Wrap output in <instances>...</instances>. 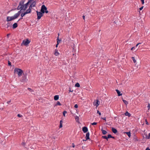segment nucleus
I'll list each match as a JSON object with an SVG mask.
<instances>
[{
	"label": "nucleus",
	"mask_w": 150,
	"mask_h": 150,
	"mask_svg": "<svg viewBox=\"0 0 150 150\" xmlns=\"http://www.w3.org/2000/svg\"><path fill=\"white\" fill-rule=\"evenodd\" d=\"M14 73L17 74L18 76H22L23 73V71L21 69L18 68H15L14 70Z\"/></svg>",
	"instance_id": "nucleus-1"
},
{
	"label": "nucleus",
	"mask_w": 150,
	"mask_h": 150,
	"mask_svg": "<svg viewBox=\"0 0 150 150\" xmlns=\"http://www.w3.org/2000/svg\"><path fill=\"white\" fill-rule=\"evenodd\" d=\"M23 76L21 79L20 81L21 82L25 83L27 82L28 79H27L26 76L28 75V74L27 72L23 73Z\"/></svg>",
	"instance_id": "nucleus-2"
},
{
	"label": "nucleus",
	"mask_w": 150,
	"mask_h": 150,
	"mask_svg": "<svg viewBox=\"0 0 150 150\" xmlns=\"http://www.w3.org/2000/svg\"><path fill=\"white\" fill-rule=\"evenodd\" d=\"M30 42L28 39L24 40L22 42L21 44V46L25 45V46H27L29 43Z\"/></svg>",
	"instance_id": "nucleus-3"
},
{
	"label": "nucleus",
	"mask_w": 150,
	"mask_h": 150,
	"mask_svg": "<svg viewBox=\"0 0 150 150\" xmlns=\"http://www.w3.org/2000/svg\"><path fill=\"white\" fill-rule=\"evenodd\" d=\"M36 12L37 13V19L39 20L43 16L44 13L41 12L40 11V12L38 11H36Z\"/></svg>",
	"instance_id": "nucleus-4"
},
{
	"label": "nucleus",
	"mask_w": 150,
	"mask_h": 150,
	"mask_svg": "<svg viewBox=\"0 0 150 150\" xmlns=\"http://www.w3.org/2000/svg\"><path fill=\"white\" fill-rule=\"evenodd\" d=\"M47 9V8L45 6V5H43L41 6V9H40V11L44 14V12L45 11H46Z\"/></svg>",
	"instance_id": "nucleus-5"
},
{
	"label": "nucleus",
	"mask_w": 150,
	"mask_h": 150,
	"mask_svg": "<svg viewBox=\"0 0 150 150\" xmlns=\"http://www.w3.org/2000/svg\"><path fill=\"white\" fill-rule=\"evenodd\" d=\"M36 0L32 2L29 7V8H30L32 9L33 7H34L35 6V5L36 4Z\"/></svg>",
	"instance_id": "nucleus-6"
},
{
	"label": "nucleus",
	"mask_w": 150,
	"mask_h": 150,
	"mask_svg": "<svg viewBox=\"0 0 150 150\" xmlns=\"http://www.w3.org/2000/svg\"><path fill=\"white\" fill-rule=\"evenodd\" d=\"M15 20L13 16H7L6 18V21L9 22L12 20Z\"/></svg>",
	"instance_id": "nucleus-7"
},
{
	"label": "nucleus",
	"mask_w": 150,
	"mask_h": 150,
	"mask_svg": "<svg viewBox=\"0 0 150 150\" xmlns=\"http://www.w3.org/2000/svg\"><path fill=\"white\" fill-rule=\"evenodd\" d=\"M93 104L96 107L98 106L99 105V100H97L96 101H94Z\"/></svg>",
	"instance_id": "nucleus-8"
},
{
	"label": "nucleus",
	"mask_w": 150,
	"mask_h": 150,
	"mask_svg": "<svg viewBox=\"0 0 150 150\" xmlns=\"http://www.w3.org/2000/svg\"><path fill=\"white\" fill-rule=\"evenodd\" d=\"M29 5V4L27 3H26L24 5H23V6L22 7L23 10L24 11H25L28 8Z\"/></svg>",
	"instance_id": "nucleus-9"
},
{
	"label": "nucleus",
	"mask_w": 150,
	"mask_h": 150,
	"mask_svg": "<svg viewBox=\"0 0 150 150\" xmlns=\"http://www.w3.org/2000/svg\"><path fill=\"white\" fill-rule=\"evenodd\" d=\"M89 136H90L89 132H87V133H86V140H85V141H86V140L90 139Z\"/></svg>",
	"instance_id": "nucleus-10"
},
{
	"label": "nucleus",
	"mask_w": 150,
	"mask_h": 150,
	"mask_svg": "<svg viewBox=\"0 0 150 150\" xmlns=\"http://www.w3.org/2000/svg\"><path fill=\"white\" fill-rule=\"evenodd\" d=\"M19 6V5L18 6V7H17V8H15L14 9H12L10 11H8V13L10 11H13V10H19L20 9H21L23 7L20 6Z\"/></svg>",
	"instance_id": "nucleus-11"
},
{
	"label": "nucleus",
	"mask_w": 150,
	"mask_h": 150,
	"mask_svg": "<svg viewBox=\"0 0 150 150\" xmlns=\"http://www.w3.org/2000/svg\"><path fill=\"white\" fill-rule=\"evenodd\" d=\"M31 8H29L25 11L26 14L30 13L31 12Z\"/></svg>",
	"instance_id": "nucleus-12"
},
{
	"label": "nucleus",
	"mask_w": 150,
	"mask_h": 150,
	"mask_svg": "<svg viewBox=\"0 0 150 150\" xmlns=\"http://www.w3.org/2000/svg\"><path fill=\"white\" fill-rule=\"evenodd\" d=\"M18 26V24L17 23H14L12 25V28L13 29H15Z\"/></svg>",
	"instance_id": "nucleus-13"
},
{
	"label": "nucleus",
	"mask_w": 150,
	"mask_h": 150,
	"mask_svg": "<svg viewBox=\"0 0 150 150\" xmlns=\"http://www.w3.org/2000/svg\"><path fill=\"white\" fill-rule=\"evenodd\" d=\"M24 0L21 1L19 2V6H21L22 7H23V5H24Z\"/></svg>",
	"instance_id": "nucleus-14"
},
{
	"label": "nucleus",
	"mask_w": 150,
	"mask_h": 150,
	"mask_svg": "<svg viewBox=\"0 0 150 150\" xmlns=\"http://www.w3.org/2000/svg\"><path fill=\"white\" fill-rule=\"evenodd\" d=\"M20 16V15L19 14H18V13H16V14H15L13 16L14 19H15L17 18L19 16Z\"/></svg>",
	"instance_id": "nucleus-15"
},
{
	"label": "nucleus",
	"mask_w": 150,
	"mask_h": 150,
	"mask_svg": "<svg viewBox=\"0 0 150 150\" xmlns=\"http://www.w3.org/2000/svg\"><path fill=\"white\" fill-rule=\"evenodd\" d=\"M58 36L57 37V43H59L61 41V39H59V33L58 34Z\"/></svg>",
	"instance_id": "nucleus-16"
},
{
	"label": "nucleus",
	"mask_w": 150,
	"mask_h": 150,
	"mask_svg": "<svg viewBox=\"0 0 150 150\" xmlns=\"http://www.w3.org/2000/svg\"><path fill=\"white\" fill-rule=\"evenodd\" d=\"M112 132L114 134H116L117 132V130L113 127L112 128Z\"/></svg>",
	"instance_id": "nucleus-17"
},
{
	"label": "nucleus",
	"mask_w": 150,
	"mask_h": 150,
	"mask_svg": "<svg viewBox=\"0 0 150 150\" xmlns=\"http://www.w3.org/2000/svg\"><path fill=\"white\" fill-rule=\"evenodd\" d=\"M115 90L118 94V96H120L122 95V93H121L120 92V91L119 90L117 89H116Z\"/></svg>",
	"instance_id": "nucleus-18"
},
{
	"label": "nucleus",
	"mask_w": 150,
	"mask_h": 150,
	"mask_svg": "<svg viewBox=\"0 0 150 150\" xmlns=\"http://www.w3.org/2000/svg\"><path fill=\"white\" fill-rule=\"evenodd\" d=\"M59 99V96L58 95H56L54 97V100H57Z\"/></svg>",
	"instance_id": "nucleus-19"
},
{
	"label": "nucleus",
	"mask_w": 150,
	"mask_h": 150,
	"mask_svg": "<svg viewBox=\"0 0 150 150\" xmlns=\"http://www.w3.org/2000/svg\"><path fill=\"white\" fill-rule=\"evenodd\" d=\"M54 54L56 56H58L59 54V53L58 52V50L57 49L55 50Z\"/></svg>",
	"instance_id": "nucleus-20"
},
{
	"label": "nucleus",
	"mask_w": 150,
	"mask_h": 150,
	"mask_svg": "<svg viewBox=\"0 0 150 150\" xmlns=\"http://www.w3.org/2000/svg\"><path fill=\"white\" fill-rule=\"evenodd\" d=\"M12 23H11V22H8L6 24L7 27L6 28H8L9 27L11 26Z\"/></svg>",
	"instance_id": "nucleus-21"
},
{
	"label": "nucleus",
	"mask_w": 150,
	"mask_h": 150,
	"mask_svg": "<svg viewBox=\"0 0 150 150\" xmlns=\"http://www.w3.org/2000/svg\"><path fill=\"white\" fill-rule=\"evenodd\" d=\"M125 115L126 116H127L128 117H130L131 116V114L129 113L127 111L125 113Z\"/></svg>",
	"instance_id": "nucleus-22"
},
{
	"label": "nucleus",
	"mask_w": 150,
	"mask_h": 150,
	"mask_svg": "<svg viewBox=\"0 0 150 150\" xmlns=\"http://www.w3.org/2000/svg\"><path fill=\"white\" fill-rule=\"evenodd\" d=\"M75 120L77 122H79V117L76 116L75 117Z\"/></svg>",
	"instance_id": "nucleus-23"
},
{
	"label": "nucleus",
	"mask_w": 150,
	"mask_h": 150,
	"mask_svg": "<svg viewBox=\"0 0 150 150\" xmlns=\"http://www.w3.org/2000/svg\"><path fill=\"white\" fill-rule=\"evenodd\" d=\"M101 130L102 131V133L103 134L105 135L107 134V132L105 130H103V129H102Z\"/></svg>",
	"instance_id": "nucleus-24"
},
{
	"label": "nucleus",
	"mask_w": 150,
	"mask_h": 150,
	"mask_svg": "<svg viewBox=\"0 0 150 150\" xmlns=\"http://www.w3.org/2000/svg\"><path fill=\"white\" fill-rule=\"evenodd\" d=\"M126 134L129 137H131V133L130 132H125Z\"/></svg>",
	"instance_id": "nucleus-25"
},
{
	"label": "nucleus",
	"mask_w": 150,
	"mask_h": 150,
	"mask_svg": "<svg viewBox=\"0 0 150 150\" xmlns=\"http://www.w3.org/2000/svg\"><path fill=\"white\" fill-rule=\"evenodd\" d=\"M122 101H123V102L126 105H127L128 104V102L127 101L123 99Z\"/></svg>",
	"instance_id": "nucleus-26"
},
{
	"label": "nucleus",
	"mask_w": 150,
	"mask_h": 150,
	"mask_svg": "<svg viewBox=\"0 0 150 150\" xmlns=\"http://www.w3.org/2000/svg\"><path fill=\"white\" fill-rule=\"evenodd\" d=\"M75 87H79L80 86V85L78 83H76L75 85Z\"/></svg>",
	"instance_id": "nucleus-27"
},
{
	"label": "nucleus",
	"mask_w": 150,
	"mask_h": 150,
	"mask_svg": "<svg viewBox=\"0 0 150 150\" xmlns=\"http://www.w3.org/2000/svg\"><path fill=\"white\" fill-rule=\"evenodd\" d=\"M26 14V13L25 12H24V13H22L21 14V16L22 17H23Z\"/></svg>",
	"instance_id": "nucleus-28"
},
{
	"label": "nucleus",
	"mask_w": 150,
	"mask_h": 150,
	"mask_svg": "<svg viewBox=\"0 0 150 150\" xmlns=\"http://www.w3.org/2000/svg\"><path fill=\"white\" fill-rule=\"evenodd\" d=\"M61 105H62L61 104V103H60V102L59 101H57V102L56 104H55V106Z\"/></svg>",
	"instance_id": "nucleus-29"
},
{
	"label": "nucleus",
	"mask_w": 150,
	"mask_h": 150,
	"mask_svg": "<svg viewBox=\"0 0 150 150\" xmlns=\"http://www.w3.org/2000/svg\"><path fill=\"white\" fill-rule=\"evenodd\" d=\"M8 65L10 67H11L12 65L11 64V62L9 61L8 60Z\"/></svg>",
	"instance_id": "nucleus-30"
},
{
	"label": "nucleus",
	"mask_w": 150,
	"mask_h": 150,
	"mask_svg": "<svg viewBox=\"0 0 150 150\" xmlns=\"http://www.w3.org/2000/svg\"><path fill=\"white\" fill-rule=\"evenodd\" d=\"M67 113V112L66 111H64L63 112V115L65 117V114Z\"/></svg>",
	"instance_id": "nucleus-31"
},
{
	"label": "nucleus",
	"mask_w": 150,
	"mask_h": 150,
	"mask_svg": "<svg viewBox=\"0 0 150 150\" xmlns=\"http://www.w3.org/2000/svg\"><path fill=\"white\" fill-rule=\"evenodd\" d=\"M132 58L134 62V63H135L136 62V60L135 59L134 57H132Z\"/></svg>",
	"instance_id": "nucleus-32"
},
{
	"label": "nucleus",
	"mask_w": 150,
	"mask_h": 150,
	"mask_svg": "<svg viewBox=\"0 0 150 150\" xmlns=\"http://www.w3.org/2000/svg\"><path fill=\"white\" fill-rule=\"evenodd\" d=\"M23 10V8H22L17 13H18V14L19 15H20V13H21L22 12V10Z\"/></svg>",
	"instance_id": "nucleus-33"
},
{
	"label": "nucleus",
	"mask_w": 150,
	"mask_h": 150,
	"mask_svg": "<svg viewBox=\"0 0 150 150\" xmlns=\"http://www.w3.org/2000/svg\"><path fill=\"white\" fill-rule=\"evenodd\" d=\"M102 138L103 139H106L107 140H108L107 137L106 136H102Z\"/></svg>",
	"instance_id": "nucleus-34"
},
{
	"label": "nucleus",
	"mask_w": 150,
	"mask_h": 150,
	"mask_svg": "<svg viewBox=\"0 0 150 150\" xmlns=\"http://www.w3.org/2000/svg\"><path fill=\"white\" fill-rule=\"evenodd\" d=\"M88 128L86 127H85V133H87V132H88Z\"/></svg>",
	"instance_id": "nucleus-35"
},
{
	"label": "nucleus",
	"mask_w": 150,
	"mask_h": 150,
	"mask_svg": "<svg viewBox=\"0 0 150 150\" xmlns=\"http://www.w3.org/2000/svg\"><path fill=\"white\" fill-rule=\"evenodd\" d=\"M28 89L30 92H32L33 91V90L30 88H28Z\"/></svg>",
	"instance_id": "nucleus-36"
},
{
	"label": "nucleus",
	"mask_w": 150,
	"mask_h": 150,
	"mask_svg": "<svg viewBox=\"0 0 150 150\" xmlns=\"http://www.w3.org/2000/svg\"><path fill=\"white\" fill-rule=\"evenodd\" d=\"M146 138L148 139H150V133H149L148 134V136L146 137Z\"/></svg>",
	"instance_id": "nucleus-37"
},
{
	"label": "nucleus",
	"mask_w": 150,
	"mask_h": 150,
	"mask_svg": "<svg viewBox=\"0 0 150 150\" xmlns=\"http://www.w3.org/2000/svg\"><path fill=\"white\" fill-rule=\"evenodd\" d=\"M111 137H112V136L110 134H108V137H107L108 139V138H111Z\"/></svg>",
	"instance_id": "nucleus-38"
},
{
	"label": "nucleus",
	"mask_w": 150,
	"mask_h": 150,
	"mask_svg": "<svg viewBox=\"0 0 150 150\" xmlns=\"http://www.w3.org/2000/svg\"><path fill=\"white\" fill-rule=\"evenodd\" d=\"M17 116L19 117H22V115L20 114H18L17 115Z\"/></svg>",
	"instance_id": "nucleus-39"
},
{
	"label": "nucleus",
	"mask_w": 150,
	"mask_h": 150,
	"mask_svg": "<svg viewBox=\"0 0 150 150\" xmlns=\"http://www.w3.org/2000/svg\"><path fill=\"white\" fill-rule=\"evenodd\" d=\"M32 1L30 0H29L27 3L29 4L31 3V2L32 3Z\"/></svg>",
	"instance_id": "nucleus-40"
},
{
	"label": "nucleus",
	"mask_w": 150,
	"mask_h": 150,
	"mask_svg": "<svg viewBox=\"0 0 150 150\" xmlns=\"http://www.w3.org/2000/svg\"><path fill=\"white\" fill-rule=\"evenodd\" d=\"M74 107L76 108H78V105L77 104H75L74 106Z\"/></svg>",
	"instance_id": "nucleus-41"
},
{
	"label": "nucleus",
	"mask_w": 150,
	"mask_h": 150,
	"mask_svg": "<svg viewBox=\"0 0 150 150\" xmlns=\"http://www.w3.org/2000/svg\"><path fill=\"white\" fill-rule=\"evenodd\" d=\"M97 122H93V123H91V125H96L97 124Z\"/></svg>",
	"instance_id": "nucleus-42"
},
{
	"label": "nucleus",
	"mask_w": 150,
	"mask_h": 150,
	"mask_svg": "<svg viewBox=\"0 0 150 150\" xmlns=\"http://www.w3.org/2000/svg\"><path fill=\"white\" fill-rule=\"evenodd\" d=\"M62 126H63L62 124H61V123H60L59 126V128H61L62 127Z\"/></svg>",
	"instance_id": "nucleus-43"
},
{
	"label": "nucleus",
	"mask_w": 150,
	"mask_h": 150,
	"mask_svg": "<svg viewBox=\"0 0 150 150\" xmlns=\"http://www.w3.org/2000/svg\"><path fill=\"white\" fill-rule=\"evenodd\" d=\"M97 113L98 114H99V115H101V113L98 110H97Z\"/></svg>",
	"instance_id": "nucleus-44"
},
{
	"label": "nucleus",
	"mask_w": 150,
	"mask_h": 150,
	"mask_svg": "<svg viewBox=\"0 0 150 150\" xmlns=\"http://www.w3.org/2000/svg\"><path fill=\"white\" fill-rule=\"evenodd\" d=\"M49 12V11L47 10V9H46V11H45V12H44V13H48Z\"/></svg>",
	"instance_id": "nucleus-45"
},
{
	"label": "nucleus",
	"mask_w": 150,
	"mask_h": 150,
	"mask_svg": "<svg viewBox=\"0 0 150 150\" xmlns=\"http://www.w3.org/2000/svg\"><path fill=\"white\" fill-rule=\"evenodd\" d=\"M22 145H23V146H25V142H22Z\"/></svg>",
	"instance_id": "nucleus-46"
},
{
	"label": "nucleus",
	"mask_w": 150,
	"mask_h": 150,
	"mask_svg": "<svg viewBox=\"0 0 150 150\" xmlns=\"http://www.w3.org/2000/svg\"><path fill=\"white\" fill-rule=\"evenodd\" d=\"M11 34L10 33L8 34L7 35V38H9V36Z\"/></svg>",
	"instance_id": "nucleus-47"
},
{
	"label": "nucleus",
	"mask_w": 150,
	"mask_h": 150,
	"mask_svg": "<svg viewBox=\"0 0 150 150\" xmlns=\"http://www.w3.org/2000/svg\"><path fill=\"white\" fill-rule=\"evenodd\" d=\"M135 48V47H133L131 48V50H134Z\"/></svg>",
	"instance_id": "nucleus-48"
},
{
	"label": "nucleus",
	"mask_w": 150,
	"mask_h": 150,
	"mask_svg": "<svg viewBox=\"0 0 150 150\" xmlns=\"http://www.w3.org/2000/svg\"><path fill=\"white\" fill-rule=\"evenodd\" d=\"M145 122H146V124L148 125L149 124L148 123V122L146 119L145 120Z\"/></svg>",
	"instance_id": "nucleus-49"
},
{
	"label": "nucleus",
	"mask_w": 150,
	"mask_h": 150,
	"mask_svg": "<svg viewBox=\"0 0 150 150\" xmlns=\"http://www.w3.org/2000/svg\"><path fill=\"white\" fill-rule=\"evenodd\" d=\"M82 129V131H83V132L84 133V131H85V130H84V126L83 127Z\"/></svg>",
	"instance_id": "nucleus-50"
},
{
	"label": "nucleus",
	"mask_w": 150,
	"mask_h": 150,
	"mask_svg": "<svg viewBox=\"0 0 150 150\" xmlns=\"http://www.w3.org/2000/svg\"><path fill=\"white\" fill-rule=\"evenodd\" d=\"M142 1V4H144V0H141Z\"/></svg>",
	"instance_id": "nucleus-51"
},
{
	"label": "nucleus",
	"mask_w": 150,
	"mask_h": 150,
	"mask_svg": "<svg viewBox=\"0 0 150 150\" xmlns=\"http://www.w3.org/2000/svg\"><path fill=\"white\" fill-rule=\"evenodd\" d=\"M143 7H144L143 6H142V7L140 8H139V10H142L143 9Z\"/></svg>",
	"instance_id": "nucleus-52"
},
{
	"label": "nucleus",
	"mask_w": 150,
	"mask_h": 150,
	"mask_svg": "<svg viewBox=\"0 0 150 150\" xmlns=\"http://www.w3.org/2000/svg\"><path fill=\"white\" fill-rule=\"evenodd\" d=\"M23 19V18L22 17H21V18L18 20V21H17V22H18L19 21H20V20L22 19Z\"/></svg>",
	"instance_id": "nucleus-53"
},
{
	"label": "nucleus",
	"mask_w": 150,
	"mask_h": 150,
	"mask_svg": "<svg viewBox=\"0 0 150 150\" xmlns=\"http://www.w3.org/2000/svg\"><path fill=\"white\" fill-rule=\"evenodd\" d=\"M72 147L73 148H74L75 147V145H74V143H72Z\"/></svg>",
	"instance_id": "nucleus-54"
},
{
	"label": "nucleus",
	"mask_w": 150,
	"mask_h": 150,
	"mask_svg": "<svg viewBox=\"0 0 150 150\" xmlns=\"http://www.w3.org/2000/svg\"><path fill=\"white\" fill-rule=\"evenodd\" d=\"M141 44V43H138L137 44L136 46V47H137L139 44Z\"/></svg>",
	"instance_id": "nucleus-55"
},
{
	"label": "nucleus",
	"mask_w": 150,
	"mask_h": 150,
	"mask_svg": "<svg viewBox=\"0 0 150 150\" xmlns=\"http://www.w3.org/2000/svg\"><path fill=\"white\" fill-rule=\"evenodd\" d=\"M63 122V121L62 120H61L60 121V123H61V124H62V123Z\"/></svg>",
	"instance_id": "nucleus-56"
},
{
	"label": "nucleus",
	"mask_w": 150,
	"mask_h": 150,
	"mask_svg": "<svg viewBox=\"0 0 150 150\" xmlns=\"http://www.w3.org/2000/svg\"><path fill=\"white\" fill-rule=\"evenodd\" d=\"M147 107L148 108V109L149 110L150 108V104H149L147 106Z\"/></svg>",
	"instance_id": "nucleus-57"
},
{
	"label": "nucleus",
	"mask_w": 150,
	"mask_h": 150,
	"mask_svg": "<svg viewBox=\"0 0 150 150\" xmlns=\"http://www.w3.org/2000/svg\"><path fill=\"white\" fill-rule=\"evenodd\" d=\"M59 45V43H57V44L56 45V47H57L58 46V45Z\"/></svg>",
	"instance_id": "nucleus-58"
},
{
	"label": "nucleus",
	"mask_w": 150,
	"mask_h": 150,
	"mask_svg": "<svg viewBox=\"0 0 150 150\" xmlns=\"http://www.w3.org/2000/svg\"><path fill=\"white\" fill-rule=\"evenodd\" d=\"M146 150H150V149L149 148V147H147Z\"/></svg>",
	"instance_id": "nucleus-59"
},
{
	"label": "nucleus",
	"mask_w": 150,
	"mask_h": 150,
	"mask_svg": "<svg viewBox=\"0 0 150 150\" xmlns=\"http://www.w3.org/2000/svg\"><path fill=\"white\" fill-rule=\"evenodd\" d=\"M102 119H103V120H105L106 121V117H103V118H102Z\"/></svg>",
	"instance_id": "nucleus-60"
},
{
	"label": "nucleus",
	"mask_w": 150,
	"mask_h": 150,
	"mask_svg": "<svg viewBox=\"0 0 150 150\" xmlns=\"http://www.w3.org/2000/svg\"><path fill=\"white\" fill-rule=\"evenodd\" d=\"M69 92H72L73 91V90L71 91V90L70 88H69Z\"/></svg>",
	"instance_id": "nucleus-61"
},
{
	"label": "nucleus",
	"mask_w": 150,
	"mask_h": 150,
	"mask_svg": "<svg viewBox=\"0 0 150 150\" xmlns=\"http://www.w3.org/2000/svg\"><path fill=\"white\" fill-rule=\"evenodd\" d=\"M82 17H83V19L84 20V18H85V17H84V15H83Z\"/></svg>",
	"instance_id": "nucleus-62"
},
{
	"label": "nucleus",
	"mask_w": 150,
	"mask_h": 150,
	"mask_svg": "<svg viewBox=\"0 0 150 150\" xmlns=\"http://www.w3.org/2000/svg\"><path fill=\"white\" fill-rule=\"evenodd\" d=\"M11 103V100L8 101L7 102V103L8 104H9Z\"/></svg>",
	"instance_id": "nucleus-63"
},
{
	"label": "nucleus",
	"mask_w": 150,
	"mask_h": 150,
	"mask_svg": "<svg viewBox=\"0 0 150 150\" xmlns=\"http://www.w3.org/2000/svg\"><path fill=\"white\" fill-rule=\"evenodd\" d=\"M111 138H113V139H114L115 137H112V136Z\"/></svg>",
	"instance_id": "nucleus-64"
}]
</instances>
